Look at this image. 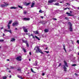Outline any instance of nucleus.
Wrapping results in <instances>:
<instances>
[{"instance_id": "cd10ccee", "label": "nucleus", "mask_w": 79, "mask_h": 79, "mask_svg": "<svg viewBox=\"0 0 79 79\" xmlns=\"http://www.w3.org/2000/svg\"><path fill=\"white\" fill-rule=\"evenodd\" d=\"M23 50L24 52H25V53H26V49H25L24 48L23 49Z\"/></svg>"}, {"instance_id": "39448f33", "label": "nucleus", "mask_w": 79, "mask_h": 79, "mask_svg": "<svg viewBox=\"0 0 79 79\" xmlns=\"http://www.w3.org/2000/svg\"><path fill=\"white\" fill-rule=\"evenodd\" d=\"M21 58H22L21 56H19L16 58V60H18V61H21L22 60Z\"/></svg>"}, {"instance_id": "4be33fe9", "label": "nucleus", "mask_w": 79, "mask_h": 79, "mask_svg": "<svg viewBox=\"0 0 79 79\" xmlns=\"http://www.w3.org/2000/svg\"><path fill=\"white\" fill-rule=\"evenodd\" d=\"M35 37L36 39L38 40H40V39L39 37H38L37 36H35Z\"/></svg>"}, {"instance_id": "a18cd8bd", "label": "nucleus", "mask_w": 79, "mask_h": 79, "mask_svg": "<svg viewBox=\"0 0 79 79\" xmlns=\"http://www.w3.org/2000/svg\"><path fill=\"white\" fill-rule=\"evenodd\" d=\"M41 18H42V19H43V18H44V17H43V16H41Z\"/></svg>"}, {"instance_id": "a211bd4d", "label": "nucleus", "mask_w": 79, "mask_h": 79, "mask_svg": "<svg viewBox=\"0 0 79 79\" xmlns=\"http://www.w3.org/2000/svg\"><path fill=\"white\" fill-rule=\"evenodd\" d=\"M54 5H56V6H59L60 5L58 3H56L55 4H54Z\"/></svg>"}, {"instance_id": "c756f323", "label": "nucleus", "mask_w": 79, "mask_h": 79, "mask_svg": "<svg viewBox=\"0 0 79 79\" xmlns=\"http://www.w3.org/2000/svg\"><path fill=\"white\" fill-rule=\"evenodd\" d=\"M72 66H76V64H72Z\"/></svg>"}, {"instance_id": "2eb2a0df", "label": "nucleus", "mask_w": 79, "mask_h": 79, "mask_svg": "<svg viewBox=\"0 0 79 79\" xmlns=\"http://www.w3.org/2000/svg\"><path fill=\"white\" fill-rule=\"evenodd\" d=\"M11 42H15V39L11 38Z\"/></svg>"}, {"instance_id": "603ef678", "label": "nucleus", "mask_w": 79, "mask_h": 79, "mask_svg": "<svg viewBox=\"0 0 79 79\" xmlns=\"http://www.w3.org/2000/svg\"><path fill=\"white\" fill-rule=\"evenodd\" d=\"M7 61H10V60H9V59H7Z\"/></svg>"}, {"instance_id": "e2e57ef3", "label": "nucleus", "mask_w": 79, "mask_h": 79, "mask_svg": "<svg viewBox=\"0 0 79 79\" xmlns=\"http://www.w3.org/2000/svg\"><path fill=\"white\" fill-rule=\"evenodd\" d=\"M1 48V46H0V49Z\"/></svg>"}, {"instance_id": "9d476101", "label": "nucleus", "mask_w": 79, "mask_h": 79, "mask_svg": "<svg viewBox=\"0 0 79 79\" xmlns=\"http://www.w3.org/2000/svg\"><path fill=\"white\" fill-rule=\"evenodd\" d=\"M7 27H8V29H10V21H9L8 24L7 25Z\"/></svg>"}, {"instance_id": "8fccbe9b", "label": "nucleus", "mask_w": 79, "mask_h": 79, "mask_svg": "<svg viewBox=\"0 0 79 79\" xmlns=\"http://www.w3.org/2000/svg\"><path fill=\"white\" fill-rule=\"evenodd\" d=\"M3 29V27H1V29Z\"/></svg>"}, {"instance_id": "dca6fc26", "label": "nucleus", "mask_w": 79, "mask_h": 79, "mask_svg": "<svg viewBox=\"0 0 79 79\" xmlns=\"http://www.w3.org/2000/svg\"><path fill=\"white\" fill-rule=\"evenodd\" d=\"M18 7H16L14 6L11 7H10L11 9H16V8H18Z\"/></svg>"}, {"instance_id": "412c9836", "label": "nucleus", "mask_w": 79, "mask_h": 79, "mask_svg": "<svg viewBox=\"0 0 79 79\" xmlns=\"http://www.w3.org/2000/svg\"><path fill=\"white\" fill-rule=\"evenodd\" d=\"M44 32H48V29H45L44 30Z\"/></svg>"}, {"instance_id": "338daca9", "label": "nucleus", "mask_w": 79, "mask_h": 79, "mask_svg": "<svg viewBox=\"0 0 79 79\" xmlns=\"http://www.w3.org/2000/svg\"><path fill=\"white\" fill-rule=\"evenodd\" d=\"M28 74H29V73H28Z\"/></svg>"}, {"instance_id": "5701e85b", "label": "nucleus", "mask_w": 79, "mask_h": 79, "mask_svg": "<svg viewBox=\"0 0 79 79\" xmlns=\"http://www.w3.org/2000/svg\"><path fill=\"white\" fill-rule=\"evenodd\" d=\"M7 78V77L6 76H4L2 77V79H6Z\"/></svg>"}, {"instance_id": "09e8293b", "label": "nucleus", "mask_w": 79, "mask_h": 79, "mask_svg": "<svg viewBox=\"0 0 79 79\" xmlns=\"http://www.w3.org/2000/svg\"><path fill=\"white\" fill-rule=\"evenodd\" d=\"M11 23H12V20H10V23L11 24Z\"/></svg>"}, {"instance_id": "f8f14e48", "label": "nucleus", "mask_w": 79, "mask_h": 79, "mask_svg": "<svg viewBox=\"0 0 79 79\" xmlns=\"http://www.w3.org/2000/svg\"><path fill=\"white\" fill-rule=\"evenodd\" d=\"M35 3L34 2H32L31 5V8H33L34 7Z\"/></svg>"}, {"instance_id": "6ab92c4d", "label": "nucleus", "mask_w": 79, "mask_h": 79, "mask_svg": "<svg viewBox=\"0 0 79 79\" xmlns=\"http://www.w3.org/2000/svg\"><path fill=\"white\" fill-rule=\"evenodd\" d=\"M34 33H35V34H39V32H38V31H34Z\"/></svg>"}, {"instance_id": "7c9ffc66", "label": "nucleus", "mask_w": 79, "mask_h": 79, "mask_svg": "<svg viewBox=\"0 0 79 79\" xmlns=\"http://www.w3.org/2000/svg\"><path fill=\"white\" fill-rule=\"evenodd\" d=\"M45 52H46V53H49V51H44Z\"/></svg>"}, {"instance_id": "bb28decb", "label": "nucleus", "mask_w": 79, "mask_h": 79, "mask_svg": "<svg viewBox=\"0 0 79 79\" xmlns=\"http://www.w3.org/2000/svg\"><path fill=\"white\" fill-rule=\"evenodd\" d=\"M18 6L19 7V8H21V9H23V7H22V6Z\"/></svg>"}, {"instance_id": "6e6552de", "label": "nucleus", "mask_w": 79, "mask_h": 79, "mask_svg": "<svg viewBox=\"0 0 79 79\" xmlns=\"http://www.w3.org/2000/svg\"><path fill=\"white\" fill-rule=\"evenodd\" d=\"M22 41L24 43H25L26 44L27 46V47H29V44L27 42V41H24V40H22Z\"/></svg>"}, {"instance_id": "393cba45", "label": "nucleus", "mask_w": 79, "mask_h": 79, "mask_svg": "<svg viewBox=\"0 0 79 79\" xmlns=\"http://www.w3.org/2000/svg\"><path fill=\"white\" fill-rule=\"evenodd\" d=\"M34 65H35V66H36V65H37V62H35V64H34Z\"/></svg>"}, {"instance_id": "423d86ee", "label": "nucleus", "mask_w": 79, "mask_h": 79, "mask_svg": "<svg viewBox=\"0 0 79 79\" xmlns=\"http://www.w3.org/2000/svg\"><path fill=\"white\" fill-rule=\"evenodd\" d=\"M23 28L25 32H28V31H27V29L26 28V27H23Z\"/></svg>"}, {"instance_id": "49530a36", "label": "nucleus", "mask_w": 79, "mask_h": 79, "mask_svg": "<svg viewBox=\"0 0 79 79\" xmlns=\"http://www.w3.org/2000/svg\"><path fill=\"white\" fill-rule=\"evenodd\" d=\"M30 35H31V36H33V35L32 34H31L30 35H29V36H30Z\"/></svg>"}, {"instance_id": "20e7f679", "label": "nucleus", "mask_w": 79, "mask_h": 79, "mask_svg": "<svg viewBox=\"0 0 79 79\" xmlns=\"http://www.w3.org/2000/svg\"><path fill=\"white\" fill-rule=\"evenodd\" d=\"M19 25V23L18 22H14L13 23L12 25L13 26H18V25Z\"/></svg>"}, {"instance_id": "f257e3e1", "label": "nucleus", "mask_w": 79, "mask_h": 79, "mask_svg": "<svg viewBox=\"0 0 79 79\" xmlns=\"http://www.w3.org/2000/svg\"><path fill=\"white\" fill-rule=\"evenodd\" d=\"M64 62L65 64V65H63V66H64L63 69H64V71H66L67 69H66V67H65V66L66 67H68V63H67V62H66L65 60H64Z\"/></svg>"}, {"instance_id": "aec40b11", "label": "nucleus", "mask_w": 79, "mask_h": 79, "mask_svg": "<svg viewBox=\"0 0 79 79\" xmlns=\"http://www.w3.org/2000/svg\"><path fill=\"white\" fill-rule=\"evenodd\" d=\"M27 11L24 10L23 11V13H24L25 15L27 14Z\"/></svg>"}, {"instance_id": "7ed1b4c3", "label": "nucleus", "mask_w": 79, "mask_h": 79, "mask_svg": "<svg viewBox=\"0 0 79 79\" xmlns=\"http://www.w3.org/2000/svg\"><path fill=\"white\" fill-rule=\"evenodd\" d=\"M68 24H69L70 25V28L69 30L70 31H73V28H72V24L70 22H69L68 23Z\"/></svg>"}, {"instance_id": "a878e982", "label": "nucleus", "mask_w": 79, "mask_h": 79, "mask_svg": "<svg viewBox=\"0 0 79 79\" xmlns=\"http://www.w3.org/2000/svg\"><path fill=\"white\" fill-rule=\"evenodd\" d=\"M63 47H64V49L65 50V52H66V49H65V46L64 45L63 46Z\"/></svg>"}, {"instance_id": "3c124183", "label": "nucleus", "mask_w": 79, "mask_h": 79, "mask_svg": "<svg viewBox=\"0 0 79 79\" xmlns=\"http://www.w3.org/2000/svg\"><path fill=\"white\" fill-rule=\"evenodd\" d=\"M18 71H21V69H18Z\"/></svg>"}, {"instance_id": "ddd939ff", "label": "nucleus", "mask_w": 79, "mask_h": 79, "mask_svg": "<svg viewBox=\"0 0 79 79\" xmlns=\"http://www.w3.org/2000/svg\"><path fill=\"white\" fill-rule=\"evenodd\" d=\"M4 32H10V30H7L6 29H4Z\"/></svg>"}, {"instance_id": "13d9d810", "label": "nucleus", "mask_w": 79, "mask_h": 79, "mask_svg": "<svg viewBox=\"0 0 79 79\" xmlns=\"http://www.w3.org/2000/svg\"><path fill=\"white\" fill-rule=\"evenodd\" d=\"M3 36H5V34H3Z\"/></svg>"}, {"instance_id": "b1692460", "label": "nucleus", "mask_w": 79, "mask_h": 79, "mask_svg": "<svg viewBox=\"0 0 79 79\" xmlns=\"http://www.w3.org/2000/svg\"><path fill=\"white\" fill-rule=\"evenodd\" d=\"M31 3L30 2H29L28 3H27L26 4V6H28V5H29V4Z\"/></svg>"}, {"instance_id": "4468645a", "label": "nucleus", "mask_w": 79, "mask_h": 79, "mask_svg": "<svg viewBox=\"0 0 79 79\" xmlns=\"http://www.w3.org/2000/svg\"><path fill=\"white\" fill-rule=\"evenodd\" d=\"M66 14L67 15H68V16H73V15H70V13H69V12H67L66 13Z\"/></svg>"}, {"instance_id": "c9c22d12", "label": "nucleus", "mask_w": 79, "mask_h": 79, "mask_svg": "<svg viewBox=\"0 0 79 79\" xmlns=\"http://www.w3.org/2000/svg\"><path fill=\"white\" fill-rule=\"evenodd\" d=\"M61 65V64L60 63V64H59V65H58V67H59V66H60Z\"/></svg>"}, {"instance_id": "58836bf2", "label": "nucleus", "mask_w": 79, "mask_h": 79, "mask_svg": "<svg viewBox=\"0 0 79 79\" xmlns=\"http://www.w3.org/2000/svg\"><path fill=\"white\" fill-rule=\"evenodd\" d=\"M42 76H45V73H43L42 74Z\"/></svg>"}, {"instance_id": "5fc2aeb1", "label": "nucleus", "mask_w": 79, "mask_h": 79, "mask_svg": "<svg viewBox=\"0 0 79 79\" xmlns=\"http://www.w3.org/2000/svg\"><path fill=\"white\" fill-rule=\"evenodd\" d=\"M67 9H69V10H70V9H69V8L67 7Z\"/></svg>"}, {"instance_id": "79ce46f5", "label": "nucleus", "mask_w": 79, "mask_h": 79, "mask_svg": "<svg viewBox=\"0 0 79 79\" xmlns=\"http://www.w3.org/2000/svg\"><path fill=\"white\" fill-rule=\"evenodd\" d=\"M70 14H71L72 13V11H70Z\"/></svg>"}, {"instance_id": "f03ea898", "label": "nucleus", "mask_w": 79, "mask_h": 79, "mask_svg": "<svg viewBox=\"0 0 79 79\" xmlns=\"http://www.w3.org/2000/svg\"><path fill=\"white\" fill-rule=\"evenodd\" d=\"M39 52H40V53H42V54H44V53L42 52V51L39 48V47H37V49L36 50V53H39Z\"/></svg>"}, {"instance_id": "680f3d73", "label": "nucleus", "mask_w": 79, "mask_h": 79, "mask_svg": "<svg viewBox=\"0 0 79 79\" xmlns=\"http://www.w3.org/2000/svg\"><path fill=\"white\" fill-rule=\"evenodd\" d=\"M29 61H31V59H29Z\"/></svg>"}, {"instance_id": "ea45409f", "label": "nucleus", "mask_w": 79, "mask_h": 79, "mask_svg": "<svg viewBox=\"0 0 79 79\" xmlns=\"http://www.w3.org/2000/svg\"><path fill=\"white\" fill-rule=\"evenodd\" d=\"M77 43H78V44H79V40H78L77 41Z\"/></svg>"}, {"instance_id": "69168bd1", "label": "nucleus", "mask_w": 79, "mask_h": 79, "mask_svg": "<svg viewBox=\"0 0 79 79\" xmlns=\"http://www.w3.org/2000/svg\"><path fill=\"white\" fill-rule=\"evenodd\" d=\"M78 55H79V53H78Z\"/></svg>"}, {"instance_id": "e433bc0d", "label": "nucleus", "mask_w": 79, "mask_h": 79, "mask_svg": "<svg viewBox=\"0 0 79 79\" xmlns=\"http://www.w3.org/2000/svg\"><path fill=\"white\" fill-rule=\"evenodd\" d=\"M54 19V20H55V21H56V20H57V19H55V18L53 19Z\"/></svg>"}, {"instance_id": "f3484780", "label": "nucleus", "mask_w": 79, "mask_h": 79, "mask_svg": "<svg viewBox=\"0 0 79 79\" xmlns=\"http://www.w3.org/2000/svg\"><path fill=\"white\" fill-rule=\"evenodd\" d=\"M17 77L20 79H23V77H21V76L19 75H18Z\"/></svg>"}, {"instance_id": "1a4fd4ad", "label": "nucleus", "mask_w": 79, "mask_h": 79, "mask_svg": "<svg viewBox=\"0 0 79 79\" xmlns=\"http://www.w3.org/2000/svg\"><path fill=\"white\" fill-rule=\"evenodd\" d=\"M23 20L24 21H29L30 20V19L29 18H24L23 19Z\"/></svg>"}, {"instance_id": "bf43d9fd", "label": "nucleus", "mask_w": 79, "mask_h": 79, "mask_svg": "<svg viewBox=\"0 0 79 79\" xmlns=\"http://www.w3.org/2000/svg\"><path fill=\"white\" fill-rule=\"evenodd\" d=\"M17 28H15V30H17Z\"/></svg>"}, {"instance_id": "72a5a7b5", "label": "nucleus", "mask_w": 79, "mask_h": 79, "mask_svg": "<svg viewBox=\"0 0 79 79\" xmlns=\"http://www.w3.org/2000/svg\"><path fill=\"white\" fill-rule=\"evenodd\" d=\"M39 13H42V10L40 9L39 11Z\"/></svg>"}, {"instance_id": "6e6d98bb", "label": "nucleus", "mask_w": 79, "mask_h": 79, "mask_svg": "<svg viewBox=\"0 0 79 79\" xmlns=\"http://www.w3.org/2000/svg\"><path fill=\"white\" fill-rule=\"evenodd\" d=\"M11 31H10V34H12Z\"/></svg>"}, {"instance_id": "2f4dec72", "label": "nucleus", "mask_w": 79, "mask_h": 79, "mask_svg": "<svg viewBox=\"0 0 79 79\" xmlns=\"http://www.w3.org/2000/svg\"><path fill=\"white\" fill-rule=\"evenodd\" d=\"M31 72H32V73H34V71H33V69H31Z\"/></svg>"}, {"instance_id": "774afa93", "label": "nucleus", "mask_w": 79, "mask_h": 79, "mask_svg": "<svg viewBox=\"0 0 79 79\" xmlns=\"http://www.w3.org/2000/svg\"><path fill=\"white\" fill-rule=\"evenodd\" d=\"M78 9H79V7H78Z\"/></svg>"}, {"instance_id": "052dcab7", "label": "nucleus", "mask_w": 79, "mask_h": 79, "mask_svg": "<svg viewBox=\"0 0 79 79\" xmlns=\"http://www.w3.org/2000/svg\"><path fill=\"white\" fill-rule=\"evenodd\" d=\"M8 72H9V73H10V71H8Z\"/></svg>"}, {"instance_id": "37998d69", "label": "nucleus", "mask_w": 79, "mask_h": 79, "mask_svg": "<svg viewBox=\"0 0 79 79\" xmlns=\"http://www.w3.org/2000/svg\"><path fill=\"white\" fill-rule=\"evenodd\" d=\"M63 2H64V1H63L62 2H60V3H63Z\"/></svg>"}, {"instance_id": "9b49d317", "label": "nucleus", "mask_w": 79, "mask_h": 79, "mask_svg": "<svg viewBox=\"0 0 79 79\" xmlns=\"http://www.w3.org/2000/svg\"><path fill=\"white\" fill-rule=\"evenodd\" d=\"M8 4H5V5H1V7H2L3 8L4 7H5V6H6L7 5H8Z\"/></svg>"}, {"instance_id": "a19ab883", "label": "nucleus", "mask_w": 79, "mask_h": 79, "mask_svg": "<svg viewBox=\"0 0 79 79\" xmlns=\"http://www.w3.org/2000/svg\"><path fill=\"white\" fill-rule=\"evenodd\" d=\"M67 8H65L64 9V10H67Z\"/></svg>"}, {"instance_id": "de8ad7c7", "label": "nucleus", "mask_w": 79, "mask_h": 79, "mask_svg": "<svg viewBox=\"0 0 79 79\" xmlns=\"http://www.w3.org/2000/svg\"><path fill=\"white\" fill-rule=\"evenodd\" d=\"M29 54H30V55H31V52H30Z\"/></svg>"}, {"instance_id": "c85d7f7f", "label": "nucleus", "mask_w": 79, "mask_h": 79, "mask_svg": "<svg viewBox=\"0 0 79 79\" xmlns=\"http://www.w3.org/2000/svg\"><path fill=\"white\" fill-rule=\"evenodd\" d=\"M3 41H4V40H0V42H3Z\"/></svg>"}, {"instance_id": "864d4df0", "label": "nucleus", "mask_w": 79, "mask_h": 79, "mask_svg": "<svg viewBox=\"0 0 79 79\" xmlns=\"http://www.w3.org/2000/svg\"><path fill=\"white\" fill-rule=\"evenodd\" d=\"M75 75H76V76H77V74L76 73L75 74Z\"/></svg>"}, {"instance_id": "473e14b6", "label": "nucleus", "mask_w": 79, "mask_h": 79, "mask_svg": "<svg viewBox=\"0 0 79 79\" xmlns=\"http://www.w3.org/2000/svg\"><path fill=\"white\" fill-rule=\"evenodd\" d=\"M66 4L68 5V6H70V4H69V3H66Z\"/></svg>"}, {"instance_id": "f704fd0d", "label": "nucleus", "mask_w": 79, "mask_h": 79, "mask_svg": "<svg viewBox=\"0 0 79 79\" xmlns=\"http://www.w3.org/2000/svg\"><path fill=\"white\" fill-rule=\"evenodd\" d=\"M65 19H67V20H69V19L67 17H65Z\"/></svg>"}, {"instance_id": "4c0bfd02", "label": "nucleus", "mask_w": 79, "mask_h": 79, "mask_svg": "<svg viewBox=\"0 0 79 79\" xmlns=\"http://www.w3.org/2000/svg\"><path fill=\"white\" fill-rule=\"evenodd\" d=\"M10 68V69H13V68H14V67H13L11 66Z\"/></svg>"}, {"instance_id": "4d7b16f0", "label": "nucleus", "mask_w": 79, "mask_h": 79, "mask_svg": "<svg viewBox=\"0 0 79 79\" xmlns=\"http://www.w3.org/2000/svg\"><path fill=\"white\" fill-rule=\"evenodd\" d=\"M32 37L33 38H34V35H33Z\"/></svg>"}, {"instance_id": "c03bdc74", "label": "nucleus", "mask_w": 79, "mask_h": 79, "mask_svg": "<svg viewBox=\"0 0 79 79\" xmlns=\"http://www.w3.org/2000/svg\"><path fill=\"white\" fill-rule=\"evenodd\" d=\"M45 49V50H47V49H48V48L47 47Z\"/></svg>"}, {"instance_id": "0e129e2a", "label": "nucleus", "mask_w": 79, "mask_h": 79, "mask_svg": "<svg viewBox=\"0 0 79 79\" xmlns=\"http://www.w3.org/2000/svg\"><path fill=\"white\" fill-rule=\"evenodd\" d=\"M11 76H10V77H11Z\"/></svg>"}, {"instance_id": "0eeeda50", "label": "nucleus", "mask_w": 79, "mask_h": 79, "mask_svg": "<svg viewBox=\"0 0 79 79\" xmlns=\"http://www.w3.org/2000/svg\"><path fill=\"white\" fill-rule=\"evenodd\" d=\"M56 2V0H51L48 1V2L50 3H53V2Z\"/></svg>"}]
</instances>
